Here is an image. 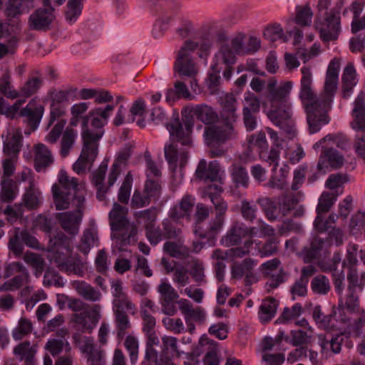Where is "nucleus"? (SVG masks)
<instances>
[{
  "mask_svg": "<svg viewBox=\"0 0 365 365\" xmlns=\"http://www.w3.org/2000/svg\"><path fill=\"white\" fill-rule=\"evenodd\" d=\"M33 329L32 323L30 319L26 317H21L17 326L12 331V336L15 340H21L22 338L29 334Z\"/></svg>",
  "mask_w": 365,
  "mask_h": 365,
  "instance_id": "nucleus-59",
  "label": "nucleus"
},
{
  "mask_svg": "<svg viewBox=\"0 0 365 365\" xmlns=\"http://www.w3.org/2000/svg\"><path fill=\"white\" fill-rule=\"evenodd\" d=\"M329 279L323 275L319 274L314 277L311 282L312 291L317 294H327L330 290Z\"/></svg>",
  "mask_w": 365,
  "mask_h": 365,
  "instance_id": "nucleus-56",
  "label": "nucleus"
},
{
  "mask_svg": "<svg viewBox=\"0 0 365 365\" xmlns=\"http://www.w3.org/2000/svg\"><path fill=\"white\" fill-rule=\"evenodd\" d=\"M113 322L115 324L116 335L119 339H123L129 329H131V322L126 312H113Z\"/></svg>",
  "mask_w": 365,
  "mask_h": 365,
  "instance_id": "nucleus-41",
  "label": "nucleus"
},
{
  "mask_svg": "<svg viewBox=\"0 0 365 365\" xmlns=\"http://www.w3.org/2000/svg\"><path fill=\"white\" fill-rule=\"evenodd\" d=\"M341 193L342 191H341L340 193H336V195L334 193L324 192L319 199V203L317 207V214L321 215L322 213L327 212L336 202L337 196Z\"/></svg>",
  "mask_w": 365,
  "mask_h": 365,
  "instance_id": "nucleus-55",
  "label": "nucleus"
},
{
  "mask_svg": "<svg viewBox=\"0 0 365 365\" xmlns=\"http://www.w3.org/2000/svg\"><path fill=\"white\" fill-rule=\"evenodd\" d=\"M51 262H54L61 272L80 277L83 275V263L71 256V251L68 246H63L54 252L51 256Z\"/></svg>",
  "mask_w": 365,
  "mask_h": 365,
  "instance_id": "nucleus-12",
  "label": "nucleus"
},
{
  "mask_svg": "<svg viewBox=\"0 0 365 365\" xmlns=\"http://www.w3.org/2000/svg\"><path fill=\"white\" fill-rule=\"evenodd\" d=\"M36 346H32L29 341H25L16 345L14 349V354L19 357L20 361H24V365H37L35 355Z\"/></svg>",
  "mask_w": 365,
  "mask_h": 365,
  "instance_id": "nucleus-31",
  "label": "nucleus"
},
{
  "mask_svg": "<svg viewBox=\"0 0 365 365\" xmlns=\"http://www.w3.org/2000/svg\"><path fill=\"white\" fill-rule=\"evenodd\" d=\"M182 115L196 116L205 124H211L217 119V115L212 107L205 105L187 106L182 110Z\"/></svg>",
  "mask_w": 365,
  "mask_h": 365,
  "instance_id": "nucleus-26",
  "label": "nucleus"
},
{
  "mask_svg": "<svg viewBox=\"0 0 365 365\" xmlns=\"http://www.w3.org/2000/svg\"><path fill=\"white\" fill-rule=\"evenodd\" d=\"M236 54L228 44L222 45L215 53L212 64V71L221 72L223 71V77L229 80L233 73V66L236 63Z\"/></svg>",
  "mask_w": 365,
  "mask_h": 365,
  "instance_id": "nucleus-14",
  "label": "nucleus"
},
{
  "mask_svg": "<svg viewBox=\"0 0 365 365\" xmlns=\"http://www.w3.org/2000/svg\"><path fill=\"white\" fill-rule=\"evenodd\" d=\"M339 63L334 59L329 64L323 92L317 96L313 88V74L311 68H301L299 98L307 113V120L310 133L320 130L323 125L329 123L327 115L331 108L339 82Z\"/></svg>",
  "mask_w": 365,
  "mask_h": 365,
  "instance_id": "nucleus-1",
  "label": "nucleus"
},
{
  "mask_svg": "<svg viewBox=\"0 0 365 365\" xmlns=\"http://www.w3.org/2000/svg\"><path fill=\"white\" fill-rule=\"evenodd\" d=\"M312 17L313 11L308 4L296 7L294 22L299 26H310Z\"/></svg>",
  "mask_w": 365,
  "mask_h": 365,
  "instance_id": "nucleus-47",
  "label": "nucleus"
},
{
  "mask_svg": "<svg viewBox=\"0 0 365 365\" xmlns=\"http://www.w3.org/2000/svg\"><path fill=\"white\" fill-rule=\"evenodd\" d=\"M222 189L216 184H211L206 187L204 191L205 197L207 196L212 202L215 209V216L225 218L228 209L227 203L221 197L220 193Z\"/></svg>",
  "mask_w": 365,
  "mask_h": 365,
  "instance_id": "nucleus-28",
  "label": "nucleus"
},
{
  "mask_svg": "<svg viewBox=\"0 0 365 365\" xmlns=\"http://www.w3.org/2000/svg\"><path fill=\"white\" fill-rule=\"evenodd\" d=\"M19 160L16 155H4L1 160L3 174L1 178H11L16 170V165Z\"/></svg>",
  "mask_w": 365,
  "mask_h": 365,
  "instance_id": "nucleus-62",
  "label": "nucleus"
},
{
  "mask_svg": "<svg viewBox=\"0 0 365 365\" xmlns=\"http://www.w3.org/2000/svg\"><path fill=\"white\" fill-rule=\"evenodd\" d=\"M344 157L337 150L332 148H325L319 155L317 164L318 170L322 174L329 171L331 168L337 169L344 164Z\"/></svg>",
  "mask_w": 365,
  "mask_h": 365,
  "instance_id": "nucleus-24",
  "label": "nucleus"
},
{
  "mask_svg": "<svg viewBox=\"0 0 365 365\" xmlns=\"http://www.w3.org/2000/svg\"><path fill=\"white\" fill-rule=\"evenodd\" d=\"M0 93L10 99L20 97L19 91L14 89L11 84V76L8 72L4 73L0 78Z\"/></svg>",
  "mask_w": 365,
  "mask_h": 365,
  "instance_id": "nucleus-49",
  "label": "nucleus"
},
{
  "mask_svg": "<svg viewBox=\"0 0 365 365\" xmlns=\"http://www.w3.org/2000/svg\"><path fill=\"white\" fill-rule=\"evenodd\" d=\"M177 304L181 313L184 315L185 319H188L198 323H202L205 319V312L204 309L197 307L193 308L192 303L186 299H180L177 302Z\"/></svg>",
  "mask_w": 365,
  "mask_h": 365,
  "instance_id": "nucleus-30",
  "label": "nucleus"
},
{
  "mask_svg": "<svg viewBox=\"0 0 365 365\" xmlns=\"http://www.w3.org/2000/svg\"><path fill=\"white\" fill-rule=\"evenodd\" d=\"M52 1L47 8H40L33 12L29 18L28 24L31 29L36 31H46L49 29L55 19L54 9L52 8Z\"/></svg>",
  "mask_w": 365,
  "mask_h": 365,
  "instance_id": "nucleus-21",
  "label": "nucleus"
},
{
  "mask_svg": "<svg viewBox=\"0 0 365 365\" xmlns=\"http://www.w3.org/2000/svg\"><path fill=\"white\" fill-rule=\"evenodd\" d=\"M1 197L3 202H9L14 200L18 194V187L11 178H1Z\"/></svg>",
  "mask_w": 365,
  "mask_h": 365,
  "instance_id": "nucleus-44",
  "label": "nucleus"
},
{
  "mask_svg": "<svg viewBox=\"0 0 365 365\" xmlns=\"http://www.w3.org/2000/svg\"><path fill=\"white\" fill-rule=\"evenodd\" d=\"M22 146V134L19 129L13 130L8 133L4 142V155H16L19 156Z\"/></svg>",
  "mask_w": 365,
  "mask_h": 365,
  "instance_id": "nucleus-32",
  "label": "nucleus"
},
{
  "mask_svg": "<svg viewBox=\"0 0 365 365\" xmlns=\"http://www.w3.org/2000/svg\"><path fill=\"white\" fill-rule=\"evenodd\" d=\"M133 178L130 172L125 175L118 191V199L121 203L127 204L129 201Z\"/></svg>",
  "mask_w": 365,
  "mask_h": 365,
  "instance_id": "nucleus-61",
  "label": "nucleus"
},
{
  "mask_svg": "<svg viewBox=\"0 0 365 365\" xmlns=\"http://www.w3.org/2000/svg\"><path fill=\"white\" fill-rule=\"evenodd\" d=\"M23 259L34 270L36 277L42 274L44 269L45 261L40 255L31 252H26L23 256Z\"/></svg>",
  "mask_w": 365,
  "mask_h": 365,
  "instance_id": "nucleus-45",
  "label": "nucleus"
},
{
  "mask_svg": "<svg viewBox=\"0 0 365 365\" xmlns=\"http://www.w3.org/2000/svg\"><path fill=\"white\" fill-rule=\"evenodd\" d=\"M83 148L77 160L73 165V171L78 175L86 173L88 164L93 163L98 153V141L102 138V133L92 134L88 130L81 134Z\"/></svg>",
  "mask_w": 365,
  "mask_h": 365,
  "instance_id": "nucleus-9",
  "label": "nucleus"
},
{
  "mask_svg": "<svg viewBox=\"0 0 365 365\" xmlns=\"http://www.w3.org/2000/svg\"><path fill=\"white\" fill-rule=\"evenodd\" d=\"M289 172V168L284 165L277 171V168H272V175L269 180L268 185L272 188L283 190L287 185V178Z\"/></svg>",
  "mask_w": 365,
  "mask_h": 365,
  "instance_id": "nucleus-37",
  "label": "nucleus"
},
{
  "mask_svg": "<svg viewBox=\"0 0 365 365\" xmlns=\"http://www.w3.org/2000/svg\"><path fill=\"white\" fill-rule=\"evenodd\" d=\"M277 81L272 78L268 81L267 99L262 103L263 111L276 126L286 133L288 138L296 134L289 95L293 87L292 81L282 83L276 88Z\"/></svg>",
  "mask_w": 365,
  "mask_h": 365,
  "instance_id": "nucleus-3",
  "label": "nucleus"
},
{
  "mask_svg": "<svg viewBox=\"0 0 365 365\" xmlns=\"http://www.w3.org/2000/svg\"><path fill=\"white\" fill-rule=\"evenodd\" d=\"M348 292L345 302H341L334 311V317L339 324L362 310L360 309L359 297L354 293V289Z\"/></svg>",
  "mask_w": 365,
  "mask_h": 365,
  "instance_id": "nucleus-19",
  "label": "nucleus"
},
{
  "mask_svg": "<svg viewBox=\"0 0 365 365\" xmlns=\"http://www.w3.org/2000/svg\"><path fill=\"white\" fill-rule=\"evenodd\" d=\"M235 103L236 101L232 94H225L221 98V115L228 123L221 125L208 126L205 129V140L210 148V155L212 158L222 156L225 151L220 148L221 145L236 137V132L231 123L237 117Z\"/></svg>",
  "mask_w": 365,
  "mask_h": 365,
  "instance_id": "nucleus-5",
  "label": "nucleus"
},
{
  "mask_svg": "<svg viewBox=\"0 0 365 365\" xmlns=\"http://www.w3.org/2000/svg\"><path fill=\"white\" fill-rule=\"evenodd\" d=\"M161 341L162 352L164 354H170L172 356L180 357L183 353L178 349L177 338L171 336H163Z\"/></svg>",
  "mask_w": 365,
  "mask_h": 365,
  "instance_id": "nucleus-58",
  "label": "nucleus"
},
{
  "mask_svg": "<svg viewBox=\"0 0 365 365\" xmlns=\"http://www.w3.org/2000/svg\"><path fill=\"white\" fill-rule=\"evenodd\" d=\"M193 96L190 93L187 86L181 82L177 81L173 88H170L166 93V100L168 101H175L178 98L192 99Z\"/></svg>",
  "mask_w": 365,
  "mask_h": 365,
  "instance_id": "nucleus-43",
  "label": "nucleus"
},
{
  "mask_svg": "<svg viewBox=\"0 0 365 365\" xmlns=\"http://www.w3.org/2000/svg\"><path fill=\"white\" fill-rule=\"evenodd\" d=\"M303 312V308L299 303L294 304L292 307H286L277 322L280 323H289L297 319Z\"/></svg>",
  "mask_w": 365,
  "mask_h": 365,
  "instance_id": "nucleus-60",
  "label": "nucleus"
},
{
  "mask_svg": "<svg viewBox=\"0 0 365 365\" xmlns=\"http://www.w3.org/2000/svg\"><path fill=\"white\" fill-rule=\"evenodd\" d=\"M84 0H68L65 11V18L70 24H74L80 16Z\"/></svg>",
  "mask_w": 365,
  "mask_h": 365,
  "instance_id": "nucleus-46",
  "label": "nucleus"
},
{
  "mask_svg": "<svg viewBox=\"0 0 365 365\" xmlns=\"http://www.w3.org/2000/svg\"><path fill=\"white\" fill-rule=\"evenodd\" d=\"M358 81V75L354 64L348 63L341 76V94L344 98L346 99L351 96Z\"/></svg>",
  "mask_w": 365,
  "mask_h": 365,
  "instance_id": "nucleus-29",
  "label": "nucleus"
},
{
  "mask_svg": "<svg viewBox=\"0 0 365 365\" xmlns=\"http://www.w3.org/2000/svg\"><path fill=\"white\" fill-rule=\"evenodd\" d=\"M337 329L344 333L355 336H359L365 329V310L362 309L356 315L341 323Z\"/></svg>",
  "mask_w": 365,
  "mask_h": 365,
  "instance_id": "nucleus-27",
  "label": "nucleus"
},
{
  "mask_svg": "<svg viewBox=\"0 0 365 365\" xmlns=\"http://www.w3.org/2000/svg\"><path fill=\"white\" fill-rule=\"evenodd\" d=\"M278 307V302L272 297L262 301L259 310V318L262 323L269 322L274 316Z\"/></svg>",
  "mask_w": 365,
  "mask_h": 365,
  "instance_id": "nucleus-39",
  "label": "nucleus"
},
{
  "mask_svg": "<svg viewBox=\"0 0 365 365\" xmlns=\"http://www.w3.org/2000/svg\"><path fill=\"white\" fill-rule=\"evenodd\" d=\"M76 89L52 91L48 93L50 106L68 107L70 99L73 100Z\"/></svg>",
  "mask_w": 365,
  "mask_h": 365,
  "instance_id": "nucleus-35",
  "label": "nucleus"
},
{
  "mask_svg": "<svg viewBox=\"0 0 365 365\" xmlns=\"http://www.w3.org/2000/svg\"><path fill=\"white\" fill-rule=\"evenodd\" d=\"M217 21L208 20L202 24L200 29V40L198 43L199 57L207 59L214 46V31L217 27Z\"/></svg>",
  "mask_w": 365,
  "mask_h": 365,
  "instance_id": "nucleus-18",
  "label": "nucleus"
},
{
  "mask_svg": "<svg viewBox=\"0 0 365 365\" xmlns=\"http://www.w3.org/2000/svg\"><path fill=\"white\" fill-rule=\"evenodd\" d=\"M34 168L38 173L45 172L54 163V156L48 148L43 143L34 146Z\"/></svg>",
  "mask_w": 365,
  "mask_h": 365,
  "instance_id": "nucleus-25",
  "label": "nucleus"
},
{
  "mask_svg": "<svg viewBox=\"0 0 365 365\" xmlns=\"http://www.w3.org/2000/svg\"><path fill=\"white\" fill-rule=\"evenodd\" d=\"M352 105L350 126L356 132L365 135V92L360 91Z\"/></svg>",
  "mask_w": 365,
  "mask_h": 365,
  "instance_id": "nucleus-22",
  "label": "nucleus"
},
{
  "mask_svg": "<svg viewBox=\"0 0 365 365\" xmlns=\"http://www.w3.org/2000/svg\"><path fill=\"white\" fill-rule=\"evenodd\" d=\"M313 329L309 327V332L301 329L292 330L289 336H286L284 340L294 346L307 345L311 342Z\"/></svg>",
  "mask_w": 365,
  "mask_h": 365,
  "instance_id": "nucleus-40",
  "label": "nucleus"
},
{
  "mask_svg": "<svg viewBox=\"0 0 365 365\" xmlns=\"http://www.w3.org/2000/svg\"><path fill=\"white\" fill-rule=\"evenodd\" d=\"M78 181L74 177L68 176L63 170H60L57 182L53 185L51 192L53 203L58 210H66L73 201L76 210L56 214V219L61 228L67 233L76 235L79 232V227L83 217V209L85 197L78 188Z\"/></svg>",
  "mask_w": 365,
  "mask_h": 365,
  "instance_id": "nucleus-2",
  "label": "nucleus"
},
{
  "mask_svg": "<svg viewBox=\"0 0 365 365\" xmlns=\"http://www.w3.org/2000/svg\"><path fill=\"white\" fill-rule=\"evenodd\" d=\"M107 171V164L102 163L98 168L93 173L92 182L97 189V198L103 201L106 198V194L108 187L103 183Z\"/></svg>",
  "mask_w": 365,
  "mask_h": 365,
  "instance_id": "nucleus-34",
  "label": "nucleus"
},
{
  "mask_svg": "<svg viewBox=\"0 0 365 365\" xmlns=\"http://www.w3.org/2000/svg\"><path fill=\"white\" fill-rule=\"evenodd\" d=\"M43 204V193L38 185H31L25 187L21 202L7 206L4 212L11 219L21 218L25 210H35Z\"/></svg>",
  "mask_w": 365,
  "mask_h": 365,
  "instance_id": "nucleus-8",
  "label": "nucleus"
},
{
  "mask_svg": "<svg viewBox=\"0 0 365 365\" xmlns=\"http://www.w3.org/2000/svg\"><path fill=\"white\" fill-rule=\"evenodd\" d=\"M172 279L178 289L187 286L190 281L188 269L182 264L177 266Z\"/></svg>",
  "mask_w": 365,
  "mask_h": 365,
  "instance_id": "nucleus-64",
  "label": "nucleus"
},
{
  "mask_svg": "<svg viewBox=\"0 0 365 365\" xmlns=\"http://www.w3.org/2000/svg\"><path fill=\"white\" fill-rule=\"evenodd\" d=\"M257 236L256 227H248L242 222H235L222 238L221 244L225 247H231L241 243L245 237H254Z\"/></svg>",
  "mask_w": 365,
  "mask_h": 365,
  "instance_id": "nucleus-17",
  "label": "nucleus"
},
{
  "mask_svg": "<svg viewBox=\"0 0 365 365\" xmlns=\"http://www.w3.org/2000/svg\"><path fill=\"white\" fill-rule=\"evenodd\" d=\"M128 209L114 203L109 212V222L112 230L114 247L119 251H125V247L136 241V226L128 219Z\"/></svg>",
  "mask_w": 365,
  "mask_h": 365,
  "instance_id": "nucleus-6",
  "label": "nucleus"
},
{
  "mask_svg": "<svg viewBox=\"0 0 365 365\" xmlns=\"http://www.w3.org/2000/svg\"><path fill=\"white\" fill-rule=\"evenodd\" d=\"M198 48V43L192 39H187L183 42L179 50L176 52L175 60L173 64L174 72L181 77H188L191 88L196 91L197 82L195 77L199 73L200 67L193 56L195 51Z\"/></svg>",
  "mask_w": 365,
  "mask_h": 365,
  "instance_id": "nucleus-7",
  "label": "nucleus"
},
{
  "mask_svg": "<svg viewBox=\"0 0 365 365\" xmlns=\"http://www.w3.org/2000/svg\"><path fill=\"white\" fill-rule=\"evenodd\" d=\"M114 110V106L108 105L105 108H96L89 112L88 115L83 118L82 133L88 130L92 134L101 132L104 134L103 126Z\"/></svg>",
  "mask_w": 365,
  "mask_h": 365,
  "instance_id": "nucleus-13",
  "label": "nucleus"
},
{
  "mask_svg": "<svg viewBox=\"0 0 365 365\" xmlns=\"http://www.w3.org/2000/svg\"><path fill=\"white\" fill-rule=\"evenodd\" d=\"M78 136V131L71 128H66L62 134L59 154L66 158L72 150Z\"/></svg>",
  "mask_w": 365,
  "mask_h": 365,
  "instance_id": "nucleus-38",
  "label": "nucleus"
},
{
  "mask_svg": "<svg viewBox=\"0 0 365 365\" xmlns=\"http://www.w3.org/2000/svg\"><path fill=\"white\" fill-rule=\"evenodd\" d=\"M19 274L8 279L0 287L1 292H14L30 282V274L25 266L19 262H12L4 266V277L8 278L14 274Z\"/></svg>",
  "mask_w": 365,
  "mask_h": 365,
  "instance_id": "nucleus-11",
  "label": "nucleus"
},
{
  "mask_svg": "<svg viewBox=\"0 0 365 365\" xmlns=\"http://www.w3.org/2000/svg\"><path fill=\"white\" fill-rule=\"evenodd\" d=\"M160 294V300L163 311L169 316H173L177 312L175 304L179 295L175 288L165 280H162L158 287Z\"/></svg>",
  "mask_w": 365,
  "mask_h": 365,
  "instance_id": "nucleus-20",
  "label": "nucleus"
},
{
  "mask_svg": "<svg viewBox=\"0 0 365 365\" xmlns=\"http://www.w3.org/2000/svg\"><path fill=\"white\" fill-rule=\"evenodd\" d=\"M45 349L48 350L52 356H57L63 350L66 352H70L71 347L68 341L64 339H49L45 346Z\"/></svg>",
  "mask_w": 365,
  "mask_h": 365,
  "instance_id": "nucleus-53",
  "label": "nucleus"
},
{
  "mask_svg": "<svg viewBox=\"0 0 365 365\" xmlns=\"http://www.w3.org/2000/svg\"><path fill=\"white\" fill-rule=\"evenodd\" d=\"M42 80L39 77L29 78L19 89L20 96L29 98L34 95L41 86Z\"/></svg>",
  "mask_w": 365,
  "mask_h": 365,
  "instance_id": "nucleus-51",
  "label": "nucleus"
},
{
  "mask_svg": "<svg viewBox=\"0 0 365 365\" xmlns=\"http://www.w3.org/2000/svg\"><path fill=\"white\" fill-rule=\"evenodd\" d=\"M225 218L222 217L215 216V217L210 222L207 230L205 231H200L195 230L196 234H198L202 238H210L213 237L217 234L222 228Z\"/></svg>",
  "mask_w": 365,
  "mask_h": 365,
  "instance_id": "nucleus-52",
  "label": "nucleus"
},
{
  "mask_svg": "<svg viewBox=\"0 0 365 365\" xmlns=\"http://www.w3.org/2000/svg\"><path fill=\"white\" fill-rule=\"evenodd\" d=\"M332 142L333 145H336L338 148L341 149H346L349 145V140L347 138L342 134L337 135H327L324 138L321 139L319 141L317 142L314 145L313 148L315 150H317L321 146H322L323 143L326 142Z\"/></svg>",
  "mask_w": 365,
  "mask_h": 365,
  "instance_id": "nucleus-57",
  "label": "nucleus"
},
{
  "mask_svg": "<svg viewBox=\"0 0 365 365\" xmlns=\"http://www.w3.org/2000/svg\"><path fill=\"white\" fill-rule=\"evenodd\" d=\"M73 287L77 293L87 301L96 302L101 299V292L84 281H75Z\"/></svg>",
  "mask_w": 365,
  "mask_h": 365,
  "instance_id": "nucleus-36",
  "label": "nucleus"
},
{
  "mask_svg": "<svg viewBox=\"0 0 365 365\" xmlns=\"http://www.w3.org/2000/svg\"><path fill=\"white\" fill-rule=\"evenodd\" d=\"M199 344L201 346H208L211 349L205 356L204 365H220V360L217 354V342L208 338L206 335H203L200 339Z\"/></svg>",
  "mask_w": 365,
  "mask_h": 365,
  "instance_id": "nucleus-42",
  "label": "nucleus"
},
{
  "mask_svg": "<svg viewBox=\"0 0 365 365\" xmlns=\"http://www.w3.org/2000/svg\"><path fill=\"white\" fill-rule=\"evenodd\" d=\"M314 26L322 41L336 40L341 32V15L331 11L316 14Z\"/></svg>",
  "mask_w": 365,
  "mask_h": 365,
  "instance_id": "nucleus-10",
  "label": "nucleus"
},
{
  "mask_svg": "<svg viewBox=\"0 0 365 365\" xmlns=\"http://www.w3.org/2000/svg\"><path fill=\"white\" fill-rule=\"evenodd\" d=\"M44 110V106L41 103L32 99L24 108L21 109L19 116L24 118V121L32 130H35L40 124Z\"/></svg>",
  "mask_w": 365,
  "mask_h": 365,
  "instance_id": "nucleus-23",
  "label": "nucleus"
},
{
  "mask_svg": "<svg viewBox=\"0 0 365 365\" xmlns=\"http://www.w3.org/2000/svg\"><path fill=\"white\" fill-rule=\"evenodd\" d=\"M231 175L233 181L237 185L247 187L248 185L249 177L246 169L238 163H233L231 168Z\"/></svg>",
  "mask_w": 365,
  "mask_h": 365,
  "instance_id": "nucleus-63",
  "label": "nucleus"
},
{
  "mask_svg": "<svg viewBox=\"0 0 365 365\" xmlns=\"http://www.w3.org/2000/svg\"><path fill=\"white\" fill-rule=\"evenodd\" d=\"M323 244L324 241L321 238L318 237H314L310 247H304L300 252V256L304 262L308 263L315 259Z\"/></svg>",
  "mask_w": 365,
  "mask_h": 365,
  "instance_id": "nucleus-48",
  "label": "nucleus"
},
{
  "mask_svg": "<svg viewBox=\"0 0 365 365\" xmlns=\"http://www.w3.org/2000/svg\"><path fill=\"white\" fill-rule=\"evenodd\" d=\"M101 309L99 304H93L84 312L73 314V322L82 331L91 333L101 319Z\"/></svg>",
  "mask_w": 365,
  "mask_h": 365,
  "instance_id": "nucleus-16",
  "label": "nucleus"
},
{
  "mask_svg": "<svg viewBox=\"0 0 365 365\" xmlns=\"http://www.w3.org/2000/svg\"><path fill=\"white\" fill-rule=\"evenodd\" d=\"M177 16V14L175 15L165 14V16L159 18L153 25V28L152 29L153 36L155 38L163 36L165 31L168 29L170 24Z\"/></svg>",
  "mask_w": 365,
  "mask_h": 365,
  "instance_id": "nucleus-50",
  "label": "nucleus"
},
{
  "mask_svg": "<svg viewBox=\"0 0 365 365\" xmlns=\"http://www.w3.org/2000/svg\"><path fill=\"white\" fill-rule=\"evenodd\" d=\"M257 262L251 258H246L242 262H235L231 266V277L235 279L244 278L246 285H251L258 281L257 274L255 270Z\"/></svg>",
  "mask_w": 365,
  "mask_h": 365,
  "instance_id": "nucleus-15",
  "label": "nucleus"
},
{
  "mask_svg": "<svg viewBox=\"0 0 365 365\" xmlns=\"http://www.w3.org/2000/svg\"><path fill=\"white\" fill-rule=\"evenodd\" d=\"M128 312L134 314L136 306L132 302L128 294L113 299V312Z\"/></svg>",
  "mask_w": 365,
  "mask_h": 365,
  "instance_id": "nucleus-54",
  "label": "nucleus"
},
{
  "mask_svg": "<svg viewBox=\"0 0 365 365\" xmlns=\"http://www.w3.org/2000/svg\"><path fill=\"white\" fill-rule=\"evenodd\" d=\"M191 121L185 123L183 127L180 122L175 121L166 125L170 135V140L165 145L164 154L169 168L175 174L180 167L178 182L182 179V169L188 160V148L192 145Z\"/></svg>",
  "mask_w": 365,
  "mask_h": 365,
  "instance_id": "nucleus-4",
  "label": "nucleus"
},
{
  "mask_svg": "<svg viewBox=\"0 0 365 365\" xmlns=\"http://www.w3.org/2000/svg\"><path fill=\"white\" fill-rule=\"evenodd\" d=\"M194 204V197L190 195H185L179 205H176L170 210V217L175 220H179L181 218L189 216Z\"/></svg>",
  "mask_w": 365,
  "mask_h": 365,
  "instance_id": "nucleus-33",
  "label": "nucleus"
}]
</instances>
